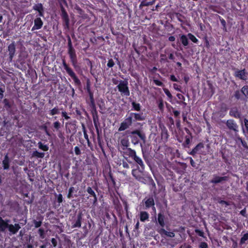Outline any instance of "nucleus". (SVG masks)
Masks as SVG:
<instances>
[{"instance_id": "nucleus-35", "label": "nucleus", "mask_w": 248, "mask_h": 248, "mask_svg": "<svg viewBox=\"0 0 248 248\" xmlns=\"http://www.w3.org/2000/svg\"><path fill=\"white\" fill-rule=\"evenodd\" d=\"M44 156L45 154L44 153L39 152L36 150L33 151L31 154V156L33 157H35L36 158H42L44 157Z\"/></svg>"}, {"instance_id": "nucleus-58", "label": "nucleus", "mask_w": 248, "mask_h": 248, "mask_svg": "<svg viewBox=\"0 0 248 248\" xmlns=\"http://www.w3.org/2000/svg\"><path fill=\"white\" fill-rule=\"evenodd\" d=\"M240 142L242 145V146L246 149H248V145L247 144V142L245 141L244 140H243L242 139H239Z\"/></svg>"}, {"instance_id": "nucleus-4", "label": "nucleus", "mask_w": 248, "mask_h": 248, "mask_svg": "<svg viewBox=\"0 0 248 248\" xmlns=\"http://www.w3.org/2000/svg\"><path fill=\"white\" fill-rule=\"evenodd\" d=\"M62 64L64 69L65 70L67 73L73 79L75 85L77 86H80L81 85L80 80L76 76V74L74 73L73 70L66 63V61L64 59H62Z\"/></svg>"}, {"instance_id": "nucleus-49", "label": "nucleus", "mask_w": 248, "mask_h": 248, "mask_svg": "<svg viewBox=\"0 0 248 248\" xmlns=\"http://www.w3.org/2000/svg\"><path fill=\"white\" fill-rule=\"evenodd\" d=\"M158 107L160 111L163 110L164 109V103L162 99H159L158 100Z\"/></svg>"}, {"instance_id": "nucleus-15", "label": "nucleus", "mask_w": 248, "mask_h": 248, "mask_svg": "<svg viewBox=\"0 0 248 248\" xmlns=\"http://www.w3.org/2000/svg\"><path fill=\"white\" fill-rule=\"evenodd\" d=\"M83 214L81 212L78 213L77 217V219L72 223V228H80L81 226V221L82 220Z\"/></svg>"}, {"instance_id": "nucleus-32", "label": "nucleus", "mask_w": 248, "mask_h": 248, "mask_svg": "<svg viewBox=\"0 0 248 248\" xmlns=\"http://www.w3.org/2000/svg\"><path fill=\"white\" fill-rule=\"evenodd\" d=\"M180 41L181 42L182 45L184 46H188V38H187L186 35L185 34H183V35H181L180 37Z\"/></svg>"}, {"instance_id": "nucleus-33", "label": "nucleus", "mask_w": 248, "mask_h": 248, "mask_svg": "<svg viewBox=\"0 0 248 248\" xmlns=\"http://www.w3.org/2000/svg\"><path fill=\"white\" fill-rule=\"evenodd\" d=\"M175 16L179 21H180L182 24L185 23V17L184 16L179 13H175Z\"/></svg>"}, {"instance_id": "nucleus-18", "label": "nucleus", "mask_w": 248, "mask_h": 248, "mask_svg": "<svg viewBox=\"0 0 248 248\" xmlns=\"http://www.w3.org/2000/svg\"><path fill=\"white\" fill-rule=\"evenodd\" d=\"M7 228L9 231L12 234H16L19 229L21 228L20 225L18 223H15L14 225L9 224Z\"/></svg>"}, {"instance_id": "nucleus-37", "label": "nucleus", "mask_w": 248, "mask_h": 248, "mask_svg": "<svg viewBox=\"0 0 248 248\" xmlns=\"http://www.w3.org/2000/svg\"><path fill=\"white\" fill-rule=\"evenodd\" d=\"M108 181L109 184L112 185V186L115 187L116 186V181L115 178L113 177V175L111 171L108 173Z\"/></svg>"}, {"instance_id": "nucleus-16", "label": "nucleus", "mask_w": 248, "mask_h": 248, "mask_svg": "<svg viewBox=\"0 0 248 248\" xmlns=\"http://www.w3.org/2000/svg\"><path fill=\"white\" fill-rule=\"evenodd\" d=\"M8 51L9 52V59L12 61L16 52V46L14 42L10 44L8 46Z\"/></svg>"}, {"instance_id": "nucleus-24", "label": "nucleus", "mask_w": 248, "mask_h": 248, "mask_svg": "<svg viewBox=\"0 0 248 248\" xmlns=\"http://www.w3.org/2000/svg\"><path fill=\"white\" fill-rule=\"evenodd\" d=\"M63 121L62 124H61L59 121H56L53 123L52 129L54 132H59L61 129L63 127Z\"/></svg>"}, {"instance_id": "nucleus-31", "label": "nucleus", "mask_w": 248, "mask_h": 248, "mask_svg": "<svg viewBox=\"0 0 248 248\" xmlns=\"http://www.w3.org/2000/svg\"><path fill=\"white\" fill-rule=\"evenodd\" d=\"M48 114L51 116H54L55 115L59 114L60 113V109L58 106L55 107L54 108L49 110L47 111Z\"/></svg>"}, {"instance_id": "nucleus-10", "label": "nucleus", "mask_w": 248, "mask_h": 248, "mask_svg": "<svg viewBox=\"0 0 248 248\" xmlns=\"http://www.w3.org/2000/svg\"><path fill=\"white\" fill-rule=\"evenodd\" d=\"M120 152L125 158L130 157L132 158L136 154L135 150L129 148V147L123 150H120Z\"/></svg>"}, {"instance_id": "nucleus-8", "label": "nucleus", "mask_w": 248, "mask_h": 248, "mask_svg": "<svg viewBox=\"0 0 248 248\" xmlns=\"http://www.w3.org/2000/svg\"><path fill=\"white\" fill-rule=\"evenodd\" d=\"M204 148L203 143L202 142H200L188 154L193 156H194L197 154L204 155L205 154L203 151Z\"/></svg>"}, {"instance_id": "nucleus-38", "label": "nucleus", "mask_w": 248, "mask_h": 248, "mask_svg": "<svg viewBox=\"0 0 248 248\" xmlns=\"http://www.w3.org/2000/svg\"><path fill=\"white\" fill-rule=\"evenodd\" d=\"M149 183L150 185L151 190L153 191L154 194H156L157 189L155 182L152 179H151Z\"/></svg>"}, {"instance_id": "nucleus-12", "label": "nucleus", "mask_w": 248, "mask_h": 248, "mask_svg": "<svg viewBox=\"0 0 248 248\" xmlns=\"http://www.w3.org/2000/svg\"><path fill=\"white\" fill-rule=\"evenodd\" d=\"M226 125L229 130L233 131L234 132L238 131V126L234 120H228L226 121Z\"/></svg>"}, {"instance_id": "nucleus-57", "label": "nucleus", "mask_w": 248, "mask_h": 248, "mask_svg": "<svg viewBox=\"0 0 248 248\" xmlns=\"http://www.w3.org/2000/svg\"><path fill=\"white\" fill-rule=\"evenodd\" d=\"M5 87L3 86V87H0V98L2 99L3 97V93L5 92Z\"/></svg>"}, {"instance_id": "nucleus-29", "label": "nucleus", "mask_w": 248, "mask_h": 248, "mask_svg": "<svg viewBox=\"0 0 248 248\" xmlns=\"http://www.w3.org/2000/svg\"><path fill=\"white\" fill-rule=\"evenodd\" d=\"M149 214L146 211H141L140 213V219L141 222H145L148 220Z\"/></svg>"}, {"instance_id": "nucleus-34", "label": "nucleus", "mask_w": 248, "mask_h": 248, "mask_svg": "<svg viewBox=\"0 0 248 248\" xmlns=\"http://www.w3.org/2000/svg\"><path fill=\"white\" fill-rule=\"evenodd\" d=\"M160 233L165 234V235L170 237H173L175 236V234L173 232H168L166 231L164 229L161 228L160 230Z\"/></svg>"}, {"instance_id": "nucleus-50", "label": "nucleus", "mask_w": 248, "mask_h": 248, "mask_svg": "<svg viewBox=\"0 0 248 248\" xmlns=\"http://www.w3.org/2000/svg\"><path fill=\"white\" fill-rule=\"evenodd\" d=\"M115 65V62L112 59H109L107 63V66L108 68H112Z\"/></svg>"}, {"instance_id": "nucleus-43", "label": "nucleus", "mask_w": 248, "mask_h": 248, "mask_svg": "<svg viewBox=\"0 0 248 248\" xmlns=\"http://www.w3.org/2000/svg\"><path fill=\"white\" fill-rule=\"evenodd\" d=\"M169 136V135L168 134V130L166 129V128H164V129L162 130L161 136L162 138L168 140Z\"/></svg>"}, {"instance_id": "nucleus-28", "label": "nucleus", "mask_w": 248, "mask_h": 248, "mask_svg": "<svg viewBox=\"0 0 248 248\" xmlns=\"http://www.w3.org/2000/svg\"><path fill=\"white\" fill-rule=\"evenodd\" d=\"M246 75V73L245 69L242 70H238L235 72V77L243 80H246L247 79Z\"/></svg>"}, {"instance_id": "nucleus-47", "label": "nucleus", "mask_w": 248, "mask_h": 248, "mask_svg": "<svg viewBox=\"0 0 248 248\" xmlns=\"http://www.w3.org/2000/svg\"><path fill=\"white\" fill-rule=\"evenodd\" d=\"M42 219H41L39 220V221H37L36 220H33V223L35 228H39V227H40L41 226L42 223Z\"/></svg>"}, {"instance_id": "nucleus-54", "label": "nucleus", "mask_w": 248, "mask_h": 248, "mask_svg": "<svg viewBox=\"0 0 248 248\" xmlns=\"http://www.w3.org/2000/svg\"><path fill=\"white\" fill-rule=\"evenodd\" d=\"M160 62H168V60H167V59L166 58V56L165 54H160Z\"/></svg>"}, {"instance_id": "nucleus-1", "label": "nucleus", "mask_w": 248, "mask_h": 248, "mask_svg": "<svg viewBox=\"0 0 248 248\" xmlns=\"http://www.w3.org/2000/svg\"><path fill=\"white\" fill-rule=\"evenodd\" d=\"M145 119L146 115L142 112H129L126 115L124 121L121 123L118 128V131H124L129 128L133 125L134 126L140 125L141 126H142V124L138 122L143 121Z\"/></svg>"}, {"instance_id": "nucleus-39", "label": "nucleus", "mask_w": 248, "mask_h": 248, "mask_svg": "<svg viewBox=\"0 0 248 248\" xmlns=\"http://www.w3.org/2000/svg\"><path fill=\"white\" fill-rule=\"evenodd\" d=\"M4 107L7 109L9 110L12 108V104L9 102V100L5 98L3 100Z\"/></svg>"}, {"instance_id": "nucleus-11", "label": "nucleus", "mask_w": 248, "mask_h": 248, "mask_svg": "<svg viewBox=\"0 0 248 248\" xmlns=\"http://www.w3.org/2000/svg\"><path fill=\"white\" fill-rule=\"evenodd\" d=\"M228 109L229 108L226 104H221L219 109L216 112L217 116L218 118L220 119L224 118L226 115Z\"/></svg>"}, {"instance_id": "nucleus-45", "label": "nucleus", "mask_w": 248, "mask_h": 248, "mask_svg": "<svg viewBox=\"0 0 248 248\" xmlns=\"http://www.w3.org/2000/svg\"><path fill=\"white\" fill-rule=\"evenodd\" d=\"M85 89L88 93L92 92L91 89L90 81L89 79H88L87 80Z\"/></svg>"}, {"instance_id": "nucleus-5", "label": "nucleus", "mask_w": 248, "mask_h": 248, "mask_svg": "<svg viewBox=\"0 0 248 248\" xmlns=\"http://www.w3.org/2000/svg\"><path fill=\"white\" fill-rule=\"evenodd\" d=\"M116 88L122 96L127 97L130 95V90L127 80H120Z\"/></svg>"}, {"instance_id": "nucleus-55", "label": "nucleus", "mask_w": 248, "mask_h": 248, "mask_svg": "<svg viewBox=\"0 0 248 248\" xmlns=\"http://www.w3.org/2000/svg\"><path fill=\"white\" fill-rule=\"evenodd\" d=\"M154 82L157 86L161 87L164 86V84L163 83V82L158 79H154Z\"/></svg>"}, {"instance_id": "nucleus-56", "label": "nucleus", "mask_w": 248, "mask_h": 248, "mask_svg": "<svg viewBox=\"0 0 248 248\" xmlns=\"http://www.w3.org/2000/svg\"><path fill=\"white\" fill-rule=\"evenodd\" d=\"M38 233L42 238H44L45 231L43 228H40L38 230Z\"/></svg>"}, {"instance_id": "nucleus-6", "label": "nucleus", "mask_w": 248, "mask_h": 248, "mask_svg": "<svg viewBox=\"0 0 248 248\" xmlns=\"http://www.w3.org/2000/svg\"><path fill=\"white\" fill-rule=\"evenodd\" d=\"M60 7L61 11V16L63 21L64 28L68 30L69 29L70 26V19L62 3L60 4Z\"/></svg>"}, {"instance_id": "nucleus-44", "label": "nucleus", "mask_w": 248, "mask_h": 248, "mask_svg": "<svg viewBox=\"0 0 248 248\" xmlns=\"http://www.w3.org/2000/svg\"><path fill=\"white\" fill-rule=\"evenodd\" d=\"M241 92L245 96H247L248 94V85L244 86L242 88Z\"/></svg>"}, {"instance_id": "nucleus-42", "label": "nucleus", "mask_w": 248, "mask_h": 248, "mask_svg": "<svg viewBox=\"0 0 248 248\" xmlns=\"http://www.w3.org/2000/svg\"><path fill=\"white\" fill-rule=\"evenodd\" d=\"M82 130H83V134H84V138L87 141L88 144H89L90 141H89V138H88V135L87 133V130H86L85 126V125L84 124H82Z\"/></svg>"}, {"instance_id": "nucleus-52", "label": "nucleus", "mask_w": 248, "mask_h": 248, "mask_svg": "<svg viewBox=\"0 0 248 248\" xmlns=\"http://www.w3.org/2000/svg\"><path fill=\"white\" fill-rule=\"evenodd\" d=\"M219 20H220V23H221L222 26L223 27V30L226 31V21L223 18H222L221 17H220L219 16Z\"/></svg>"}, {"instance_id": "nucleus-20", "label": "nucleus", "mask_w": 248, "mask_h": 248, "mask_svg": "<svg viewBox=\"0 0 248 248\" xmlns=\"http://www.w3.org/2000/svg\"><path fill=\"white\" fill-rule=\"evenodd\" d=\"M230 116L236 119H239L241 117V112L238 110L236 107L232 108L229 111Z\"/></svg>"}, {"instance_id": "nucleus-14", "label": "nucleus", "mask_w": 248, "mask_h": 248, "mask_svg": "<svg viewBox=\"0 0 248 248\" xmlns=\"http://www.w3.org/2000/svg\"><path fill=\"white\" fill-rule=\"evenodd\" d=\"M143 171V170H141V169L140 170L134 169L132 171V174L138 181L140 182H143L144 180L142 175V172Z\"/></svg>"}, {"instance_id": "nucleus-62", "label": "nucleus", "mask_w": 248, "mask_h": 248, "mask_svg": "<svg viewBox=\"0 0 248 248\" xmlns=\"http://www.w3.org/2000/svg\"><path fill=\"white\" fill-rule=\"evenodd\" d=\"M232 248H238V243H237V242L234 240V239H232Z\"/></svg>"}, {"instance_id": "nucleus-63", "label": "nucleus", "mask_w": 248, "mask_h": 248, "mask_svg": "<svg viewBox=\"0 0 248 248\" xmlns=\"http://www.w3.org/2000/svg\"><path fill=\"white\" fill-rule=\"evenodd\" d=\"M195 232L200 236H202V237L203 236L204 233H203V232L202 231H201V230H200L199 229H196Z\"/></svg>"}, {"instance_id": "nucleus-48", "label": "nucleus", "mask_w": 248, "mask_h": 248, "mask_svg": "<svg viewBox=\"0 0 248 248\" xmlns=\"http://www.w3.org/2000/svg\"><path fill=\"white\" fill-rule=\"evenodd\" d=\"M163 91L166 94V95L168 96V97L170 99H172V94H171V93H170V92L169 91V90L167 89V88H163Z\"/></svg>"}, {"instance_id": "nucleus-23", "label": "nucleus", "mask_w": 248, "mask_h": 248, "mask_svg": "<svg viewBox=\"0 0 248 248\" xmlns=\"http://www.w3.org/2000/svg\"><path fill=\"white\" fill-rule=\"evenodd\" d=\"M165 217L163 212H159L157 215V222L159 225L163 228L165 225Z\"/></svg>"}, {"instance_id": "nucleus-21", "label": "nucleus", "mask_w": 248, "mask_h": 248, "mask_svg": "<svg viewBox=\"0 0 248 248\" xmlns=\"http://www.w3.org/2000/svg\"><path fill=\"white\" fill-rule=\"evenodd\" d=\"M33 9L38 12V15L40 16H44V10L43 4L41 3L35 4L33 6Z\"/></svg>"}, {"instance_id": "nucleus-60", "label": "nucleus", "mask_w": 248, "mask_h": 248, "mask_svg": "<svg viewBox=\"0 0 248 248\" xmlns=\"http://www.w3.org/2000/svg\"><path fill=\"white\" fill-rule=\"evenodd\" d=\"M89 105L91 108V109L96 108L94 100L90 101Z\"/></svg>"}, {"instance_id": "nucleus-26", "label": "nucleus", "mask_w": 248, "mask_h": 248, "mask_svg": "<svg viewBox=\"0 0 248 248\" xmlns=\"http://www.w3.org/2000/svg\"><path fill=\"white\" fill-rule=\"evenodd\" d=\"M121 149L128 147L130 146V142L128 137H124L120 140Z\"/></svg>"}, {"instance_id": "nucleus-9", "label": "nucleus", "mask_w": 248, "mask_h": 248, "mask_svg": "<svg viewBox=\"0 0 248 248\" xmlns=\"http://www.w3.org/2000/svg\"><path fill=\"white\" fill-rule=\"evenodd\" d=\"M142 202L144 203V209H148L150 208H152L153 210H155V201L152 197H150L148 198H144L142 201Z\"/></svg>"}, {"instance_id": "nucleus-36", "label": "nucleus", "mask_w": 248, "mask_h": 248, "mask_svg": "<svg viewBox=\"0 0 248 248\" xmlns=\"http://www.w3.org/2000/svg\"><path fill=\"white\" fill-rule=\"evenodd\" d=\"M248 240V232L245 233L241 238L239 245L242 246L245 244H248L246 242Z\"/></svg>"}, {"instance_id": "nucleus-51", "label": "nucleus", "mask_w": 248, "mask_h": 248, "mask_svg": "<svg viewBox=\"0 0 248 248\" xmlns=\"http://www.w3.org/2000/svg\"><path fill=\"white\" fill-rule=\"evenodd\" d=\"M241 93V91H239L238 90H236L234 92V96L235 99H236L237 100H239L240 99Z\"/></svg>"}, {"instance_id": "nucleus-40", "label": "nucleus", "mask_w": 248, "mask_h": 248, "mask_svg": "<svg viewBox=\"0 0 248 248\" xmlns=\"http://www.w3.org/2000/svg\"><path fill=\"white\" fill-rule=\"evenodd\" d=\"M187 36L188 37V38L193 43L196 44L198 43V39L191 33H188Z\"/></svg>"}, {"instance_id": "nucleus-19", "label": "nucleus", "mask_w": 248, "mask_h": 248, "mask_svg": "<svg viewBox=\"0 0 248 248\" xmlns=\"http://www.w3.org/2000/svg\"><path fill=\"white\" fill-rule=\"evenodd\" d=\"M34 26L31 29V31H33L35 30H39L42 28L43 25V22L40 17H36L34 20Z\"/></svg>"}, {"instance_id": "nucleus-17", "label": "nucleus", "mask_w": 248, "mask_h": 248, "mask_svg": "<svg viewBox=\"0 0 248 248\" xmlns=\"http://www.w3.org/2000/svg\"><path fill=\"white\" fill-rule=\"evenodd\" d=\"M132 159L137 163L140 169L144 170L145 169V165L142 159L140 157L137 156V154H136L132 158Z\"/></svg>"}, {"instance_id": "nucleus-64", "label": "nucleus", "mask_w": 248, "mask_h": 248, "mask_svg": "<svg viewBox=\"0 0 248 248\" xmlns=\"http://www.w3.org/2000/svg\"><path fill=\"white\" fill-rule=\"evenodd\" d=\"M63 198L61 194H59L57 197V202L59 203H61L62 202Z\"/></svg>"}, {"instance_id": "nucleus-27", "label": "nucleus", "mask_w": 248, "mask_h": 248, "mask_svg": "<svg viewBox=\"0 0 248 248\" xmlns=\"http://www.w3.org/2000/svg\"><path fill=\"white\" fill-rule=\"evenodd\" d=\"M2 166L5 170H8L10 167V159L8 154H6L2 161Z\"/></svg>"}, {"instance_id": "nucleus-3", "label": "nucleus", "mask_w": 248, "mask_h": 248, "mask_svg": "<svg viewBox=\"0 0 248 248\" xmlns=\"http://www.w3.org/2000/svg\"><path fill=\"white\" fill-rule=\"evenodd\" d=\"M68 41V54L69 56L71 62L74 68H76L78 64V59L75 49L73 47L72 41L70 37L67 36Z\"/></svg>"}, {"instance_id": "nucleus-53", "label": "nucleus", "mask_w": 248, "mask_h": 248, "mask_svg": "<svg viewBox=\"0 0 248 248\" xmlns=\"http://www.w3.org/2000/svg\"><path fill=\"white\" fill-rule=\"evenodd\" d=\"M199 248H208V245L206 242H202L199 246Z\"/></svg>"}, {"instance_id": "nucleus-2", "label": "nucleus", "mask_w": 248, "mask_h": 248, "mask_svg": "<svg viewBox=\"0 0 248 248\" xmlns=\"http://www.w3.org/2000/svg\"><path fill=\"white\" fill-rule=\"evenodd\" d=\"M130 134L131 140L133 144L136 145L139 143L140 140L139 138L142 141V143H140V145L143 154V144L145 143L146 140L145 134L139 129L134 130L131 131Z\"/></svg>"}, {"instance_id": "nucleus-46", "label": "nucleus", "mask_w": 248, "mask_h": 248, "mask_svg": "<svg viewBox=\"0 0 248 248\" xmlns=\"http://www.w3.org/2000/svg\"><path fill=\"white\" fill-rule=\"evenodd\" d=\"M86 191L88 192V193L91 196L95 197V196L96 195L94 191L92 188V187L90 186H88L87 188Z\"/></svg>"}, {"instance_id": "nucleus-13", "label": "nucleus", "mask_w": 248, "mask_h": 248, "mask_svg": "<svg viewBox=\"0 0 248 248\" xmlns=\"http://www.w3.org/2000/svg\"><path fill=\"white\" fill-rule=\"evenodd\" d=\"M228 180V176H219L217 175H214L213 178L210 181V183L213 184H217L223 181H227Z\"/></svg>"}, {"instance_id": "nucleus-61", "label": "nucleus", "mask_w": 248, "mask_h": 248, "mask_svg": "<svg viewBox=\"0 0 248 248\" xmlns=\"http://www.w3.org/2000/svg\"><path fill=\"white\" fill-rule=\"evenodd\" d=\"M74 151H75V154L76 155H78L81 154L80 150L78 146L75 147Z\"/></svg>"}, {"instance_id": "nucleus-59", "label": "nucleus", "mask_w": 248, "mask_h": 248, "mask_svg": "<svg viewBox=\"0 0 248 248\" xmlns=\"http://www.w3.org/2000/svg\"><path fill=\"white\" fill-rule=\"evenodd\" d=\"M61 114L62 116L64 118L65 120H68L70 118V117L68 115L67 113L65 111H62Z\"/></svg>"}, {"instance_id": "nucleus-41", "label": "nucleus", "mask_w": 248, "mask_h": 248, "mask_svg": "<svg viewBox=\"0 0 248 248\" xmlns=\"http://www.w3.org/2000/svg\"><path fill=\"white\" fill-rule=\"evenodd\" d=\"M39 148L43 150V151H47L49 147L47 145L43 144L41 141L38 142Z\"/></svg>"}, {"instance_id": "nucleus-7", "label": "nucleus", "mask_w": 248, "mask_h": 248, "mask_svg": "<svg viewBox=\"0 0 248 248\" xmlns=\"http://www.w3.org/2000/svg\"><path fill=\"white\" fill-rule=\"evenodd\" d=\"M91 114L93 116V124L94 127L95 128L97 134V138H99V117L98 115L97 111L96 110V108H93V109H91Z\"/></svg>"}, {"instance_id": "nucleus-25", "label": "nucleus", "mask_w": 248, "mask_h": 248, "mask_svg": "<svg viewBox=\"0 0 248 248\" xmlns=\"http://www.w3.org/2000/svg\"><path fill=\"white\" fill-rule=\"evenodd\" d=\"M193 139L192 135H186L185 136V141L182 143V146L184 148H189V146Z\"/></svg>"}, {"instance_id": "nucleus-22", "label": "nucleus", "mask_w": 248, "mask_h": 248, "mask_svg": "<svg viewBox=\"0 0 248 248\" xmlns=\"http://www.w3.org/2000/svg\"><path fill=\"white\" fill-rule=\"evenodd\" d=\"M10 220H4L0 217V232H4L7 228Z\"/></svg>"}, {"instance_id": "nucleus-30", "label": "nucleus", "mask_w": 248, "mask_h": 248, "mask_svg": "<svg viewBox=\"0 0 248 248\" xmlns=\"http://www.w3.org/2000/svg\"><path fill=\"white\" fill-rule=\"evenodd\" d=\"M131 110L136 111L139 112H141V106L140 103L133 101L131 103Z\"/></svg>"}]
</instances>
